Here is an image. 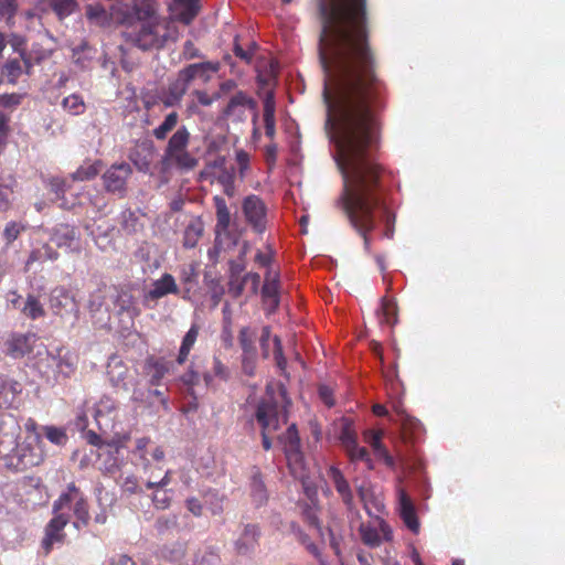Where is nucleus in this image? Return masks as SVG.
Returning a JSON list of instances; mask_svg holds the SVG:
<instances>
[{
  "instance_id": "f257e3e1",
  "label": "nucleus",
  "mask_w": 565,
  "mask_h": 565,
  "mask_svg": "<svg viewBox=\"0 0 565 565\" xmlns=\"http://www.w3.org/2000/svg\"><path fill=\"white\" fill-rule=\"evenodd\" d=\"M321 31L318 57L324 74V128L334 145V160L343 178L337 200L351 226L371 250L375 210L393 236L395 215L385 202L387 171L379 160L382 113L388 88L379 73L371 40L367 0H317Z\"/></svg>"
},
{
  "instance_id": "f03ea898",
  "label": "nucleus",
  "mask_w": 565,
  "mask_h": 565,
  "mask_svg": "<svg viewBox=\"0 0 565 565\" xmlns=\"http://www.w3.org/2000/svg\"><path fill=\"white\" fill-rule=\"evenodd\" d=\"M129 44L142 50H160L168 41H177L175 26L157 15H150L147 20L139 21L131 30L125 33Z\"/></svg>"
},
{
  "instance_id": "7ed1b4c3",
  "label": "nucleus",
  "mask_w": 565,
  "mask_h": 565,
  "mask_svg": "<svg viewBox=\"0 0 565 565\" xmlns=\"http://www.w3.org/2000/svg\"><path fill=\"white\" fill-rule=\"evenodd\" d=\"M255 418L262 427V445L265 450L271 448L269 434L278 430L288 420L285 406L280 405L273 395L264 396L256 408Z\"/></svg>"
},
{
  "instance_id": "20e7f679",
  "label": "nucleus",
  "mask_w": 565,
  "mask_h": 565,
  "mask_svg": "<svg viewBox=\"0 0 565 565\" xmlns=\"http://www.w3.org/2000/svg\"><path fill=\"white\" fill-rule=\"evenodd\" d=\"M190 139L189 129L185 126L179 127L168 141L163 160L183 171L196 168L199 160L188 150Z\"/></svg>"
},
{
  "instance_id": "39448f33",
  "label": "nucleus",
  "mask_w": 565,
  "mask_h": 565,
  "mask_svg": "<svg viewBox=\"0 0 565 565\" xmlns=\"http://www.w3.org/2000/svg\"><path fill=\"white\" fill-rule=\"evenodd\" d=\"M279 441L282 444L287 467L291 476L306 483L309 479V470L301 450L300 436L296 424H291L286 433L279 436Z\"/></svg>"
},
{
  "instance_id": "423d86ee",
  "label": "nucleus",
  "mask_w": 565,
  "mask_h": 565,
  "mask_svg": "<svg viewBox=\"0 0 565 565\" xmlns=\"http://www.w3.org/2000/svg\"><path fill=\"white\" fill-rule=\"evenodd\" d=\"M49 308L54 316L61 319L76 321L79 315V305L75 296L63 286L53 288L49 295Z\"/></svg>"
},
{
  "instance_id": "0eeeda50",
  "label": "nucleus",
  "mask_w": 565,
  "mask_h": 565,
  "mask_svg": "<svg viewBox=\"0 0 565 565\" xmlns=\"http://www.w3.org/2000/svg\"><path fill=\"white\" fill-rule=\"evenodd\" d=\"M40 443V435H36L31 441H24L22 445H18L13 457L6 458L8 465L14 466L18 470H26L39 466L44 460V452Z\"/></svg>"
},
{
  "instance_id": "6e6552de",
  "label": "nucleus",
  "mask_w": 565,
  "mask_h": 565,
  "mask_svg": "<svg viewBox=\"0 0 565 565\" xmlns=\"http://www.w3.org/2000/svg\"><path fill=\"white\" fill-rule=\"evenodd\" d=\"M21 427L17 417L10 413L0 414V458H11L17 451Z\"/></svg>"
},
{
  "instance_id": "1a4fd4ad",
  "label": "nucleus",
  "mask_w": 565,
  "mask_h": 565,
  "mask_svg": "<svg viewBox=\"0 0 565 565\" xmlns=\"http://www.w3.org/2000/svg\"><path fill=\"white\" fill-rule=\"evenodd\" d=\"M245 221L253 231L263 234L267 228V205L256 194H249L242 202Z\"/></svg>"
},
{
  "instance_id": "9d476101",
  "label": "nucleus",
  "mask_w": 565,
  "mask_h": 565,
  "mask_svg": "<svg viewBox=\"0 0 565 565\" xmlns=\"http://www.w3.org/2000/svg\"><path fill=\"white\" fill-rule=\"evenodd\" d=\"M70 522L68 514H54L44 527L41 540V548L44 555H49L55 545H63L66 541L65 527Z\"/></svg>"
},
{
  "instance_id": "9b49d317",
  "label": "nucleus",
  "mask_w": 565,
  "mask_h": 565,
  "mask_svg": "<svg viewBox=\"0 0 565 565\" xmlns=\"http://www.w3.org/2000/svg\"><path fill=\"white\" fill-rule=\"evenodd\" d=\"M174 371V363L163 356L149 355L143 363L142 372L150 386H159Z\"/></svg>"
},
{
  "instance_id": "f8f14e48",
  "label": "nucleus",
  "mask_w": 565,
  "mask_h": 565,
  "mask_svg": "<svg viewBox=\"0 0 565 565\" xmlns=\"http://www.w3.org/2000/svg\"><path fill=\"white\" fill-rule=\"evenodd\" d=\"M36 341V334L33 332L9 333L3 342L4 353L13 359H22L31 353Z\"/></svg>"
},
{
  "instance_id": "ddd939ff",
  "label": "nucleus",
  "mask_w": 565,
  "mask_h": 565,
  "mask_svg": "<svg viewBox=\"0 0 565 565\" xmlns=\"http://www.w3.org/2000/svg\"><path fill=\"white\" fill-rule=\"evenodd\" d=\"M131 167L126 163H115L103 174L104 185L108 192L122 195L127 189V180L131 175Z\"/></svg>"
},
{
  "instance_id": "4468645a",
  "label": "nucleus",
  "mask_w": 565,
  "mask_h": 565,
  "mask_svg": "<svg viewBox=\"0 0 565 565\" xmlns=\"http://www.w3.org/2000/svg\"><path fill=\"white\" fill-rule=\"evenodd\" d=\"M245 109L253 111V124H257L258 120V107L257 102L243 90L236 92L228 100L226 107L223 110L226 117H238L245 116Z\"/></svg>"
},
{
  "instance_id": "2eb2a0df",
  "label": "nucleus",
  "mask_w": 565,
  "mask_h": 565,
  "mask_svg": "<svg viewBox=\"0 0 565 565\" xmlns=\"http://www.w3.org/2000/svg\"><path fill=\"white\" fill-rule=\"evenodd\" d=\"M362 542L370 547H377L382 541L391 542L393 540V531L390 524L379 519V529L371 524L362 523L359 527Z\"/></svg>"
},
{
  "instance_id": "dca6fc26",
  "label": "nucleus",
  "mask_w": 565,
  "mask_h": 565,
  "mask_svg": "<svg viewBox=\"0 0 565 565\" xmlns=\"http://www.w3.org/2000/svg\"><path fill=\"white\" fill-rule=\"evenodd\" d=\"M220 70L218 62H201L189 64L178 72V77L188 87L195 78H202L204 82L210 81V73H216Z\"/></svg>"
},
{
  "instance_id": "f3484780",
  "label": "nucleus",
  "mask_w": 565,
  "mask_h": 565,
  "mask_svg": "<svg viewBox=\"0 0 565 565\" xmlns=\"http://www.w3.org/2000/svg\"><path fill=\"white\" fill-rule=\"evenodd\" d=\"M51 239L60 248L77 253L81 250L79 233L68 224H58L54 228Z\"/></svg>"
},
{
  "instance_id": "a211bd4d",
  "label": "nucleus",
  "mask_w": 565,
  "mask_h": 565,
  "mask_svg": "<svg viewBox=\"0 0 565 565\" xmlns=\"http://www.w3.org/2000/svg\"><path fill=\"white\" fill-rule=\"evenodd\" d=\"M32 64L30 58L21 53L19 57L8 60L1 68V77L11 85H15L20 77L29 74Z\"/></svg>"
},
{
  "instance_id": "6ab92c4d",
  "label": "nucleus",
  "mask_w": 565,
  "mask_h": 565,
  "mask_svg": "<svg viewBox=\"0 0 565 565\" xmlns=\"http://www.w3.org/2000/svg\"><path fill=\"white\" fill-rule=\"evenodd\" d=\"M327 475L332 481L335 491L338 492L345 508L349 511H352L354 509V495L352 488L343 472L338 467L330 466L327 470Z\"/></svg>"
},
{
  "instance_id": "aec40b11",
  "label": "nucleus",
  "mask_w": 565,
  "mask_h": 565,
  "mask_svg": "<svg viewBox=\"0 0 565 565\" xmlns=\"http://www.w3.org/2000/svg\"><path fill=\"white\" fill-rule=\"evenodd\" d=\"M201 9L200 0H172L169 10L174 20L189 25Z\"/></svg>"
},
{
  "instance_id": "412c9836",
  "label": "nucleus",
  "mask_w": 565,
  "mask_h": 565,
  "mask_svg": "<svg viewBox=\"0 0 565 565\" xmlns=\"http://www.w3.org/2000/svg\"><path fill=\"white\" fill-rule=\"evenodd\" d=\"M170 294H179V287L174 277L171 274L166 273L152 282V288L145 295V301H157Z\"/></svg>"
},
{
  "instance_id": "4be33fe9",
  "label": "nucleus",
  "mask_w": 565,
  "mask_h": 565,
  "mask_svg": "<svg viewBox=\"0 0 565 565\" xmlns=\"http://www.w3.org/2000/svg\"><path fill=\"white\" fill-rule=\"evenodd\" d=\"M398 503H399V514L404 522V524L407 526L408 530H411L413 533H418L419 531V521L416 514V510L414 507V503L409 495L406 493L405 490L399 489L398 490Z\"/></svg>"
},
{
  "instance_id": "5701e85b",
  "label": "nucleus",
  "mask_w": 565,
  "mask_h": 565,
  "mask_svg": "<svg viewBox=\"0 0 565 565\" xmlns=\"http://www.w3.org/2000/svg\"><path fill=\"white\" fill-rule=\"evenodd\" d=\"M21 393L22 385L18 381L0 377V408L15 407Z\"/></svg>"
},
{
  "instance_id": "b1692460",
  "label": "nucleus",
  "mask_w": 565,
  "mask_h": 565,
  "mask_svg": "<svg viewBox=\"0 0 565 565\" xmlns=\"http://www.w3.org/2000/svg\"><path fill=\"white\" fill-rule=\"evenodd\" d=\"M260 537V529L257 524H246L241 536L235 542L238 554L245 555L255 550Z\"/></svg>"
},
{
  "instance_id": "393cba45",
  "label": "nucleus",
  "mask_w": 565,
  "mask_h": 565,
  "mask_svg": "<svg viewBox=\"0 0 565 565\" xmlns=\"http://www.w3.org/2000/svg\"><path fill=\"white\" fill-rule=\"evenodd\" d=\"M250 497L256 505L260 507L268 500V492L259 468L254 467L249 482Z\"/></svg>"
},
{
  "instance_id": "a878e982",
  "label": "nucleus",
  "mask_w": 565,
  "mask_h": 565,
  "mask_svg": "<svg viewBox=\"0 0 565 565\" xmlns=\"http://www.w3.org/2000/svg\"><path fill=\"white\" fill-rule=\"evenodd\" d=\"M231 379V371L228 366L223 363L220 356L214 355L212 361L211 371H207L203 374L204 383L207 387H213L215 385V380L221 382H227Z\"/></svg>"
},
{
  "instance_id": "bb28decb",
  "label": "nucleus",
  "mask_w": 565,
  "mask_h": 565,
  "mask_svg": "<svg viewBox=\"0 0 565 565\" xmlns=\"http://www.w3.org/2000/svg\"><path fill=\"white\" fill-rule=\"evenodd\" d=\"M200 333V327L193 323L188 332L184 334L175 362L179 365H183L188 359L191 350L193 349Z\"/></svg>"
},
{
  "instance_id": "cd10ccee",
  "label": "nucleus",
  "mask_w": 565,
  "mask_h": 565,
  "mask_svg": "<svg viewBox=\"0 0 565 565\" xmlns=\"http://www.w3.org/2000/svg\"><path fill=\"white\" fill-rule=\"evenodd\" d=\"M213 203L216 212L215 232L216 234L226 233L231 224V213L226 201L222 196L215 195L213 198Z\"/></svg>"
},
{
  "instance_id": "c85d7f7f",
  "label": "nucleus",
  "mask_w": 565,
  "mask_h": 565,
  "mask_svg": "<svg viewBox=\"0 0 565 565\" xmlns=\"http://www.w3.org/2000/svg\"><path fill=\"white\" fill-rule=\"evenodd\" d=\"M276 103L273 95H267L264 100V125H265V135L270 140L275 138L276 135Z\"/></svg>"
},
{
  "instance_id": "c756f323",
  "label": "nucleus",
  "mask_w": 565,
  "mask_h": 565,
  "mask_svg": "<svg viewBox=\"0 0 565 565\" xmlns=\"http://www.w3.org/2000/svg\"><path fill=\"white\" fill-rule=\"evenodd\" d=\"M82 495L79 489L75 486L74 482H71L67 486L65 492L61 493L60 497L53 502L52 512L53 514H66L63 512L65 508L70 507L72 501H77V498Z\"/></svg>"
},
{
  "instance_id": "7c9ffc66",
  "label": "nucleus",
  "mask_w": 565,
  "mask_h": 565,
  "mask_svg": "<svg viewBox=\"0 0 565 565\" xmlns=\"http://www.w3.org/2000/svg\"><path fill=\"white\" fill-rule=\"evenodd\" d=\"M188 88L189 87L177 76V78L169 84L166 95L161 98L163 105L166 107L178 105L185 95Z\"/></svg>"
},
{
  "instance_id": "2f4dec72",
  "label": "nucleus",
  "mask_w": 565,
  "mask_h": 565,
  "mask_svg": "<svg viewBox=\"0 0 565 565\" xmlns=\"http://www.w3.org/2000/svg\"><path fill=\"white\" fill-rule=\"evenodd\" d=\"M73 513L76 519L73 522L75 529L81 530L88 525L90 514L88 509V502L83 494L77 498V501L75 502L73 508Z\"/></svg>"
},
{
  "instance_id": "473e14b6",
  "label": "nucleus",
  "mask_w": 565,
  "mask_h": 565,
  "mask_svg": "<svg viewBox=\"0 0 565 565\" xmlns=\"http://www.w3.org/2000/svg\"><path fill=\"white\" fill-rule=\"evenodd\" d=\"M119 454L110 452L108 448H104L98 455L100 463V470L105 473L113 475L120 470L124 465V459H119Z\"/></svg>"
},
{
  "instance_id": "72a5a7b5",
  "label": "nucleus",
  "mask_w": 565,
  "mask_h": 565,
  "mask_svg": "<svg viewBox=\"0 0 565 565\" xmlns=\"http://www.w3.org/2000/svg\"><path fill=\"white\" fill-rule=\"evenodd\" d=\"M380 321L391 327L397 323V305L396 302L387 297H383L381 301V308L379 311Z\"/></svg>"
},
{
  "instance_id": "f704fd0d",
  "label": "nucleus",
  "mask_w": 565,
  "mask_h": 565,
  "mask_svg": "<svg viewBox=\"0 0 565 565\" xmlns=\"http://www.w3.org/2000/svg\"><path fill=\"white\" fill-rule=\"evenodd\" d=\"M21 312L31 320L45 317V310L41 301L34 295H28Z\"/></svg>"
},
{
  "instance_id": "c9c22d12",
  "label": "nucleus",
  "mask_w": 565,
  "mask_h": 565,
  "mask_svg": "<svg viewBox=\"0 0 565 565\" xmlns=\"http://www.w3.org/2000/svg\"><path fill=\"white\" fill-rule=\"evenodd\" d=\"M61 106L72 116H79L86 110V104L83 97L78 94H71L63 98Z\"/></svg>"
},
{
  "instance_id": "e433bc0d",
  "label": "nucleus",
  "mask_w": 565,
  "mask_h": 565,
  "mask_svg": "<svg viewBox=\"0 0 565 565\" xmlns=\"http://www.w3.org/2000/svg\"><path fill=\"white\" fill-rule=\"evenodd\" d=\"M179 115L177 111H171L164 120L152 130V135L157 140H164L168 135L177 127Z\"/></svg>"
},
{
  "instance_id": "4c0bfd02",
  "label": "nucleus",
  "mask_w": 565,
  "mask_h": 565,
  "mask_svg": "<svg viewBox=\"0 0 565 565\" xmlns=\"http://www.w3.org/2000/svg\"><path fill=\"white\" fill-rule=\"evenodd\" d=\"M394 411L396 413V417L391 418V420L398 424L404 434H406L408 429L413 433L419 427L418 420L407 415L401 405H395Z\"/></svg>"
},
{
  "instance_id": "58836bf2",
  "label": "nucleus",
  "mask_w": 565,
  "mask_h": 565,
  "mask_svg": "<svg viewBox=\"0 0 565 565\" xmlns=\"http://www.w3.org/2000/svg\"><path fill=\"white\" fill-rule=\"evenodd\" d=\"M216 181L222 185L224 194L233 198L236 194L235 171L234 169H223L216 177Z\"/></svg>"
},
{
  "instance_id": "ea45409f",
  "label": "nucleus",
  "mask_w": 565,
  "mask_h": 565,
  "mask_svg": "<svg viewBox=\"0 0 565 565\" xmlns=\"http://www.w3.org/2000/svg\"><path fill=\"white\" fill-rule=\"evenodd\" d=\"M152 444L150 437H140L136 439L135 448L132 449V455L139 459L143 469L147 470L150 466V460L148 458V447Z\"/></svg>"
},
{
  "instance_id": "a19ab883",
  "label": "nucleus",
  "mask_w": 565,
  "mask_h": 565,
  "mask_svg": "<svg viewBox=\"0 0 565 565\" xmlns=\"http://www.w3.org/2000/svg\"><path fill=\"white\" fill-rule=\"evenodd\" d=\"M280 282L264 284L262 288V297L265 302H269L271 310H276L279 306Z\"/></svg>"
},
{
  "instance_id": "79ce46f5",
  "label": "nucleus",
  "mask_w": 565,
  "mask_h": 565,
  "mask_svg": "<svg viewBox=\"0 0 565 565\" xmlns=\"http://www.w3.org/2000/svg\"><path fill=\"white\" fill-rule=\"evenodd\" d=\"M383 435L384 433L382 429H366L363 431L364 441L372 447L376 457L377 455L386 450V447L382 443Z\"/></svg>"
},
{
  "instance_id": "37998d69",
  "label": "nucleus",
  "mask_w": 565,
  "mask_h": 565,
  "mask_svg": "<svg viewBox=\"0 0 565 565\" xmlns=\"http://www.w3.org/2000/svg\"><path fill=\"white\" fill-rule=\"evenodd\" d=\"M257 49H258V45L256 42H250L248 44V47L244 49L238 42V36H235V39H234L233 52L236 57H238L241 61L245 62L246 64H250L253 62V58L255 56Z\"/></svg>"
},
{
  "instance_id": "c03bdc74",
  "label": "nucleus",
  "mask_w": 565,
  "mask_h": 565,
  "mask_svg": "<svg viewBox=\"0 0 565 565\" xmlns=\"http://www.w3.org/2000/svg\"><path fill=\"white\" fill-rule=\"evenodd\" d=\"M100 161H96L94 163L81 166L73 174L72 178L74 181H87L94 179L98 175L100 171Z\"/></svg>"
},
{
  "instance_id": "a18cd8bd",
  "label": "nucleus",
  "mask_w": 565,
  "mask_h": 565,
  "mask_svg": "<svg viewBox=\"0 0 565 565\" xmlns=\"http://www.w3.org/2000/svg\"><path fill=\"white\" fill-rule=\"evenodd\" d=\"M256 333L249 327H243L238 333V342L243 353H253L255 347Z\"/></svg>"
},
{
  "instance_id": "49530a36",
  "label": "nucleus",
  "mask_w": 565,
  "mask_h": 565,
  "mask_svg": "<svg viewBox=\"0 0 565 565\" xmlns=\"http://www.w3.org/2000/svg\"><path fill=\"white\" fill-rule=\"evenodd\" d=\"M203 233V227L199 223H191L186 226L183 235V246L193 248L198 244L199 238Z\"/></svg>"
},
{
  "instance_id": "de8ad7c7",
  "label": "nucleus",
  "mask_w": 565,
  "mask_h": 565,
  "mask_svg": "<svg viewBox=\"0 0 565 565\" xmlns=\"http://www.w3.org/2000/svg\"><path fill=\"white\" fill-rule=\"evenodd\" d=\"M339 440L343 449L358 441V435L351 420H344L342 424Z\"/></svg>"
},
{
  "instance_id": "09e8293b",
  "label": "nucleus",
  "mask_w": 565,
  "mask_h": 565,
  "mask_svg": "<svg viewBox=\"0 0 565 565\" xmlns=\"http://www.w3.org/2000/svg\"><path fill=\"white\" fill-rule=\"evenodd\" d=\"M151 157L152 151L150 149H147V153L143 156L141 154L140 151L132 152L130 159L139 171L147 173L150 171Z\"/></svg>"
},
{
  "instance_id": "8fccbe9b",
  "label": "nucleus",
  "mask_w": 565,
  "mask_h": 565,
  "mask_svg": "<svg viewBox=\"0 0 565 565\" xmlns=\"http://www.w3.org/2000/svg\"><path fill=\"white\" fill-rule=\"evenodd\" d=\"M77 3L75 0H53V11L60 17L64 18L75 11Z\"/></svg>"
},
{
  "instance_id": "3c124183",
  "label": "nucleus",
  "mask_w": 565,
  "mask_h": 565,
  "mask_svg": "<svg viewBox=\"0 0 565 565\" xmlns=\"http://www.w3.org/2000/svg\"><path fill=\"white\" fill-rule=\"evenodd\" d=\"M46 438L55 445H64L67 440V435L63 428L55 426L43 427Z\"/></svg>"
},
{
  "instance_id": "603ef678",
  "label": "nucleus",
  "mask_w": 565,
  "mask_h": 565,
  "mask_svg": "<svg viewBox=\"0 0 565 565\" xmlns=\"http://www.w3.org/2000/svg\"><path fill=\"white\" fill-rule=\"evenodd\" d=\"M129 440V434L115 435L109 441L105 443V448H108L110 452L120 454L122 449L127 448Z\"/></svg>"
},
{
  "instance_id": "864d4df0",
  "label": "nucleus",
  "mask_w": 565,
  "mask_h": 565,
  "mask_svg": "<svg viewBox=\"0 0 565 565\" xmlns=\"http://www.w3.org/2000/svg\"><path fill=\"white\" fill-rule=\"evenodd\" d=\"M86 17L90 21L103 23L107 20V11L99 3L88 4L86 7Z\"/></svg>"
},
{
  "instance_id": "5fc2aeb1",
  "label": "nucleus",
  "mask_w": 565,
  "mask_h": 565,
  "mask_svg": "<svg viewBox=\"0 0 565 565\" xmlns=\"http://www.w3.org/2000/svg\"><path fill=\"white\" fill-rule=\"evenodd\" d=\"M116 305L121 311L134 312L138 315L139 311L134 306V297L128 291H120L116 299Z\"/></svg>"
},
{
  "instance_id": "6e6d98bb",
  "label": "nucleus",
  "mask_w": 565,
  "mask_h": 565,
  "mask_svg": "<svg viewBox=\"0 0 565 565\" xmlns=\"http://www.w3.org/2000/svg\"><path fill=\"white\" fill-rule=\"evenodd\" d=\"M349 461L355 463L358 461H362L363 458L367 455L369 450L365 447L359 445V443H354L353 445L343 449Z\"/></svg>"
},
{
  "instance_id": "4d7b16f0",
  "label": "nucleus",
  "mask_w": 565,
  "mask_h": 565,
  "mask_svg": "<svg viewBox=\"0 0 565 565\" xmlns=\"http://www.w3.org/2000/svg\"><path fill=\"white\" fill-rule=\"evenodd\" d=\"M77 364V359L72 354H65L60 358L57 363V369L60 372L64 373L66 376H70L74 373Z\"/></svg>"
},
{
  "instance_id": "13d9d810",
  "label": "nucleus",
  "mask_w": 565,
  "mask_h": 565,
  "mask_svg": "<svg viewBox=\"0 0 565 565\" xmlns=\"http://www.w3.org/2000/svg\"><path fill=\"white\" fill-rule=\"evenodd\" d=\"M257 364V351L242 354V370L244 374L254 376Z\"/></svg>"
},
{
  "instance_id": "bf43d9fd",
  "label": "nucleus",
  "mask_w": 565,
  "mask_h": 565,
  "mask_svg": "<svg viewBox=\"0 0 565 565\" xmlns=\"http://www.w3.org/2000/svg\"><path fill=\"white\" fill-rule=\"evenodd\" d=\"M274 358L276 361V365L279 370L285 371L287 366V360L284 355L281 340L278 335H275L274 339Z\"/></svg>"
},
{
  "instance_id": "052dcab7",
  "label": "nucleus",
  "mask_w": 565,
  "mask_h": 565,
  "mask_svg": "<svg viewBox=\"0 0 565 565\" xmlns=\"http://www.w3.org/2000/svg\"><path fill=\"white\" fill-rule=\"evenodd\" d=\"M23 230L24 227L21 224L17 222H9L3 231V237L7 244L13 243Z\"/></svg>"
},
{
  "instance_id": "680f3d73",
  "label": "nucleus",
  "mask_w": 565,
  "mask_h": 565,
  "mask_svg": "<svg viewBox=\"0 0 565 565\" xmlns=\"http://www.w3.org/2000/svg\"><path fill=\"white\" fill-rule=\"evenodd\" d=\"M246 285L245 278H230L228 281V292L233 298H238L242 296L244 288Z\"/></svg>"
},
{
  "instance_id": "e2e57ef3",
  "label": "nucleus",
  "mask_w": 565,
  "mask_h": 565,
  "mask_svg": "<svg viewBox=\"0 0 565 565\" xmlns=\"http://www.w3.org/2000/svg\"><path fill=\"white\" fill-rule=\"evenodd\" d=\"M22 102V95L12 93L0 95V106L4 108H15Z\"/></svg>"
},
{
  "instance_id": "0e129e2a",
  "label": "nucleus",
  "mask_w": 565,
  "mask_h": 565,
  "mask_svg": "<svg viewBox=\"0 0 565 565\" xmlns=\"http://www.w3.org/2000/svg\"><path fill=\"white\" fill-rule=\"evenodd\" d=\"M181 382L188 386L189 388H192L193 386L198 385L200 382V374L196 372L192 366H190L180 377Z\"/></svg>"
},
{
  "instance_id": "69168bd1",
  "label": "nucleus",
  "mask_w": 565,
  "mask_h": 565,
  "mask_svg": "<svg viewBox=\"0 0 565 565\" xmlns=\"http://www.w3.org/2000/svg\"><path fill=\"white\" fill-rule=\"evenodd\" d=\"M51 192H53L57 199L63 198L66 191V182L61 178H52L49 181Z\"/></svg>"
},
{
  "instance_id": "338daca9",
  "label": "nucleus",
  "mask_w": 565,
  "mask_h": 565,
  "mask_svg": "<svg viewBox=\"0 0 565 565\" xmlns=\"http://www.w3.org/2000/svg\"><path fill=\"white\" fill-rule=\"evenodd\" d=\"M299 541L301 542V544L306 547V550L311 554L313 555L315 557L319 558L321 553H320V550L319 547L317 546V544H315L308 534L303 533V532H300L299 533Z\"/></svg>"
},
{
  "instance_id": "774afa93",
  "label": "nucleus",
  "mask_w": 565,
  "mask_h": 565,
  "mask_svg": "<svg viewBox=\"0 0 565 565\" xmlns=\"http://www.w3.org/2000/svg\"><path fill=\"white\" fill-rule=\"evenodd\" d=\"M17 11V3L14 0H0V14L2 17H13Z\"/></svg>"
}]
</instances>
